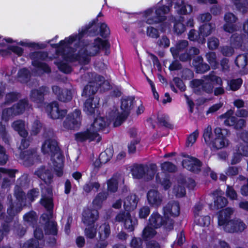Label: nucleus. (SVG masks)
<instances>
[{"label":"nucleus","instance_id":"1","mask_svg":"<svg viewBox=\"0 0 248 248\" xmlns=\"http://www.w3.org/2000/svg\"><path fill=\"white\" fill-rule=\"evenodd\" d=\"M58 56H62L68 62L78 61L86 64L90 61V57L101 54L108 56L110 54L109 47H57Z\"/></svg>","mask_w":248,"mask_h":248},{"label":"nucleus","instance_id":"2","mask_svg":"<svg viewBox=\"0 0 248 248\" xmlns=\"http://www.w3.org/2000/svg\"><path fill=\"white\" fill-rule=\"evenodd\" d=\"M209 81L220 86V87L214 89L215 95L218 96L224 93V90L221 87L223 83L222 80L219 77L216 75L214 72H211L208 75L204 76L202 79H193L190 82V84L194 93L197 94H202L203 92L210 94L213 92L214 86Z\"/></svg>","mask_w":248,"mask_h":248},{"label":"nucleus","instance_id":"3","mask_svg":"<svg viewBox=\"0 0 248 248\" xmlns=\"http://www.w3.org/2000/svg\"><path fill=\"white\" fill-rule=\"evenodd\" d=\"M233 213V210L231 208L220 211L218 216V225L227 232H241L246 229L247 225L239 218L230 219Z\"/></svg>","mask_w":248,"mask_h":248},{"label":"nucleus","instance_id":"4","mask_svg":"<svg viewBox=\"0 0 248 248\" xmlns=\"http://www.w3.org/2000/svg\"><path fill=\"white\" fill-rule=\"evenodd\" d=\"M41 151L44 154L51 156L54 170L59 176H62L63 156L57 141L53 138L46 139L42 144Z\"/></svg>","mask_w":248,"mask_h":248},{"label":"nucleus","instance_id":"5","mask_svg":"<svg viewBox=\"0 0 248 248\" xmlns=\"http://www.w3.org/2000/svg\"><path fill=\"white\" fill-rule=\"evenodd\" d=\"M109 124L108 117H98L95 119L93 124L86 131L79 132L75 135L76 140L78 142H83L86 140L95 141L99 142L101 137L97 133L98 131L103 130Z\"/></svg>","mask_w":248,"mask_h":248},{"label":"nucleus","instance_id":"6","mask_svg":"<svg viewBox=\"0 0 248 248\" xmlns=\"http://www.w3.org/2000/svg\"><path fill=\"white\" fill-rule=\"evenodd\" d=\"M157 170L155 164L149 165L143 164H134L131 169V172L134 178L136 179L143 178L146 181L152 180Z\"/></svg>","mask_w":248,"mask_h":248},{"label":"nucleus","instance_id":"7","mask_svg":"<svg viewBox=\"0 0 248 248\" xmlns=\"http://www.w3.org/2000/svg\"><path fill=\"white\" fill-rule=\"evenodd\" d=\"M170 11L168 6H157L155 8H151L145 12L146 22L149 24H156L166 19L165 15Z\"/></svg>","mask_w":248,"mask_h":248},{"label":"nucleus","instance_id":"8","mask_svg":"<svg viewBox=\"0 0 248 248\" xmlns=\"http://www.w3.org/2000/svg\"><path fill=\"white\" fill-rule=\"evenodd\" d=\"M47 57V53L42 51H36L30 54V58L33 60L32 64L35 68L32 72L36 73V75H41L42 73L38 72L39 70H42L46 73L51 72V68L47 64L39 62V60H44Z\"/></svg>","mask_w":248,"mask_h":248},{"label":"nucleus","instance_id":"9","mask_svg":"<svg viewBox=\"0 0 248 248\" xmlns=\"http://www.w3.org/2000/svg\"><path fill=\"white\" fill-rule=\"evenodd\" d=\"M102 84H108V81H105L103 77L95 75L94 80L89 82L84 87L82 95L91 96L96 93L99 87Z\"/></svg>","mask_w":248,"mask_h":248},{"label":"nucleus","instance_id":"10","mask_svg":"<svg viewBox=\"0 0 248 248\" xmlns=\"http://www.w3.org/2000/svg\"><path fill=\"white\" fill-rule=\"evenodd\" d=\"M100 34L103 39L100 37H96L93 39V46H110L111 44L106 38L109 35L110 31L107 25L105 23L100 24Z\"/></svg>","mask_w":248,"mask_h":248},{"label":"nucleus","instance_id":"11","mask_svg":"<svg viewBox=\"0 0 248 248\" xmlns=\"http://www.w3.org/2000/svg\"><path fill=\"white\" fill-rule=\"evenodd\" d=\"M80 111L76 109L73 113L68 115L63 123V127L67 129H76L79 127L80 123Z\"/></svg>","mask_w":248,"mask_h":248},{"label":"nucleus","instance_id":"12","mask_svg":"<svg viewBox=\"0 0 248 248\" xmlns=\"http://www.w3.org/2000/svg\"><path fill=\"white\" fill-rule=\"evenodd\" d=\"M41 204L46 209V213H44L41 217V219L45 223L51 222L53 217V203L52 199L50 197H43L41 201Z\"/></svg>","mask_w":248,"mask_h":248},{"label":"nucleus","instance_id":"13","mask_svg":"<svg viewBox=\"0 0 248 248\" xmlns=\"http://www.w3.org/2000/svg\"><path fill=\"white\" fill-rule=\"evenodd\" d=\"M184 156L186 158L182 162L184 168L194 173H198L201 171L202 163L198 159L188 155Z\"/></svg>","mask_w":248,"mask_h":248},{"label":"nucleus","instance_id":"14","mask_svg":"<svg viewBox=\"0 0 248 248\" xmlns=\"http://www.w3.org/2000/svg\"><path fill=\"white\" fill-rule=\"evenodd\" d=\"M46 110L53 119H62L67 114L66 109H61L57 102H53L47 105Z\"/></svg>","mask_w":248,"mask_h":248},{"label":"nucleus","instance_id":"15","mask_svg":"<svg viewBox=\"0 0 248 248\" xmlns=\"http://www.w3.org/2000/svg\"><path fill=\"white\" fill-rule=\"evenodd\" d=\"M49 93V88L47 86H43L38 89L31 90L30 93V98L33 102L42 103L44 101V96Z\"/></svg>","mask_w":248,"mask_h":248},{"label":"nucleus","instance_id":"16","mask_svg":"<svg viewBox=\"0 0 248 248\" xmlns=\"http://www.w3.org/2000/svg\"><path fill=\"white\" fill-rule=\"evenodd\" d=\"M52 91L57 96L58 99L62 102H66L72 98V93L70 90L62 89L58 86L54 85L52 86Z\"/></svg>","mask_w":248,"mask_h":248},{"label":"nucleus","instance_id":"17","mask_svg":"<svg viewBox=\"0 0 248 248\" xmlns=\"http://www.w3.org/2000/svg\"><path fill=\"white\" fill-rule=\"evenodd\" d=\"M98 21L97 18L94 19L92 22L89 24V27L85 30H82L80 32L78 35H72L68 37L65 38L63 40L60 41L59 43V46H67L71 45L74 42L78 40H80L82 35L86 33L87 30L89 29L96 22Z\"/></svg>","mask_w":248,"mask_h":248},{"label":"nucleus","instance_id":"18","mask_svg":"<svg viewBox=\"0 0 248 248\" xmlns=\"http://www.w3.org/2000/svg\"><path fill=\"white\" fill-rule=\"evenodd\" d=\"M99 213L96 209L87 208L82 213V221L86 225H92L98 219Z\"/></svg>","mask_w":248,"mask_h":248},{"label":"nucleus","instance_id":"19","mask_svg":"<svg viewBox=\"0 0 248 248\" xmlns=\"http://www.w3.org/2000/svg\"><path fill=\"white\" fill-rule=\"evenodd\" d=\"M107 117L109 119V123L111 120L115 118V120L113 123V126L114 127H117L121 125L128 116H126L125 114L123 113L120 114L118 112V109L114 108L112 110L108 112Z\"/></svg>","mask_w":248,"mask_h":248},{"label":"nucleus","instance_id":"20","mask_svg":"<svg viewBox=\"0 0 248 248\" xmlns=\"http://www.w3.org/2000/svg\"><path fill=\"white\" fill-rule=\"evenodd\" d=\"M37 156V150L30 149L21 153L20 158L23 161L25 165L29 166L33 163L34 159Z\"/></svg>","mask_w":248,"mask_h":248},{"label":"nucleus","instance_id":"21","mask_svg":"<svg viewBox=\"0 0 248 248\" xmlns=\"http://www.w3.org/2000/svg\"><path fill=\"white\" fill-rule=\"evenodd\" d=\"M139 201L138 196L135 194H130L124 200V207L126 211H131L135 210Z\"/></svg>","mask_w":248,"mask_h":248},{"label":"nucleus","instance_id":"22","mask_svg":"<svg viewBox=\"0 0 248 248\" xmlns=\"http://www.w3.org/2000/svg\"><path fill=\"white\" fill-rule=\"evenodd\" d=\"M147 200L150 204L155 207L159 206L162 202V197L155 189L149 190L147 195Z\"/></svg>","mask_w":248,"mask_h":248},{"label":"nucleus","instance_id":"23","mask_svg":"<svg viewBox=\"0 0 248 248\" xmlns=\"http://www.w3.org/2000/svg\"><path fill=\"white\" fill-rule=\"evenodd\" d=\"M180 205L178 202L171 201L163 207L165 215H170L172 216L177 217L180 214Z\"/></svg>","mask_w":248,"mask_h":248},{"label":"nucleus","instance_id":"24","mask_svg":"<svg viewBox=\"0 0 248 248\" xmlns=\"http://www.w3.org/2000/svg\"><path fill=\"white\" fill-rule=\"evenodd\" d=\"M35 174L47 185L51 184L52 182V174L48 169H46L44 166L39 168L35 172Z\"/></svg>","mask_w":248,"mask_h":248},{"label":"nucleus","instance_id":"25","mask_svg":"<svg viewBox=\"0 0 248 248\" xmlns=\"http://www.w3.org/2000/svg\"><path fill=\"white\" fill-rule=\"evenodd\" d=\"M170 51L174 58H179L181 61L189 60L188 57L187 47H171Z\"/></svg>","mask_w":248,"mask_h":248},{"label":"nucleus","instance_id":"26","mask_svg":"<svg viewBox=\"0 0 248 248\" xmlns=\"http://www.w3.org/2000/svg\"><path fill=\"white\" fill-rule=\"evenodd\" d=\"M164 223V219L163 217L158 213L154 212L150 217L148 224L155 229H157L161 227Z\"/></svg>","mask_w":248,"mask_h":248},{"label":"nucleus","instance_id":"27","mask_svg":"<svg viewBox=\"0 0 248 248\" xmlns=\"http://www.w3.org/2000/svg\"><path fill=\"white\" fill-rule=\"evenodd\" d=\"M12 128L22 138H26L28 136V132L25 128V121L18 120L12 124Z\"/></svg>","mask_w":248,"mask_h":248},{"label":"nucleus","instance_id":"28","mask_svg":"<svg viewBox=\"0 0 248 248\" xmlns=\"http://www.w3.org/2000/svg\"><path fill=\"white\" fill-rule=\"evenodd\" d=\"M134 98L132 97H127L123 98L121 100V109L122 113L128 116L130 113V110L133 108V102Z\"/></svg>","mask_w":248,"mask_h":248},{"label":"nucleus","instance_id":"29","mask_svg":"<svg viewBox=\"0 0 248 248\" xmlns=\"http://www.w3.org/2000/svg\"><path fill=\"white\" fill-rule=\"evenodd\" d=\"M93 97L87 99L84 103V110L88 115H93L97 110L98 103L94 101Z\"/></svg>","mask_w":248,"mask_h":248},{"label":"nucleus","instance_id":"30","mask_svg":"<svg viewBox=\"0 0 248 248\" xmlns=\"http://www.w3.org/2000/svg\"><path fill=\"white\" fill-rule=\"evenodd\" d=\"M174 8L179 14H187L192 12L191 5L186 4L183 0H177Z\"/></svg>","mask_w":248,"mask_h":248},{"label":"nucleus","instance_id":"31","mask_svg":"<svg viewBox=\"0 0 248 248\" xmlns=\"http://www.w3.org/2000/svg\"><path fill=\"white\" fill-rule=\"evenodd\" d=\"M10 200L9 207L7 209V214L12 217L16 216L22 209V202H18L16 204L12 201V196L10 195Z\"/></svg>","mask_w":248,"mask_h":248},{"label":"nucleus","instance_id":"32","mask_svg":"<svg viewBox=\"0 0 248 248\" xmlns=\"http://www.w3.org/2000/svg\"><path fill=\"white\" fill-rule=\"evenodd\" d=\"M15 113L17 115L22 114L27 109L30 107L28 100L23 99L20 100L17 103L13 105Z\"/></svg>","mask_w":248,"mask_h":248},{"label":"nucleus","instance_id":"33","mask_svg":"<svg viewBox=\"0 0 248 248\" xmlns=\"http://www.w3.org/2000/svg\"><path fill=\"white\" fill-rule=\"evenodd\" d=\"M13 52L18 56H21L23 50L21 47H0V56H7Z\"/></svg>","mask_w":248,"mask_h":248},{"label":"nucleus","instance_id":"34","mask_svg":"<svg viewBox=\"0 0 248 248\" xmlns=\"http://www.w3.org/2000/svg\"><path fill=\"white\" fill-rule=\"evenodd\" d=\"M120 175L116 173L107 181L108 190L109 192H116L118 188V179Z\"/></svg>","mask_w":248,"mask_h":248},{"label":"nucleus","instance_id":"35","mask_svg":"<svg viewBox=\"0 0 248 248\" xmlns=\"http://www.w3.org/2000/svg\"><path fill=\"white\" fill-rule=\"evenodd\" d=\"M154 228L148 224L142 231L141 237L143 240L147 241L154 238L157 234Z\"/></svg>","mask_w":248,"mask_h":248},{"label":"nucleus","instance_id":"36","mask_svg":"<svg viewBox=\"0 0 248 248\" xmlns=\"http://www.w3.org/2000/svg\"><path fill=\"white\" fill-rule=\"evenodd\" d=\"M246 41H247L246 37L244 35L234 34L230 39L231 45L234 46H242L243 45H247Z\"/></svg>","mask_w":248,"mask_h":248},{"label":"nucleus","instance_id":"37","mask_svg":"<svg viewBox=\"0 0 248 248\" xmlns=\"http://www.w3.org/2000/svg\"><path fill=\"white\" fill-rule=\"evenodd\" d=\"M21 97V94L17 92H10L6 94L5 101L0 106L3 107L6 105H9L14 102L16 101Z\"/></svg>","mask_w":248,"mask_h":248},{"label":"nucleus","instance_id":"38","mask_svg":"<svg viewBox=\"0 0 248 248\" xmlns=\"http://www.w3.org/2000/svg\"><path fill=\"white\" fill-rule=\"evenodd\" d=\"M31 77L30 70L26 68L20 69L18 72V80L21 83H27Z\"/></svg>","mask_w":248,"mask_h":248},{"label":"nucleus","instance_id":"39","mask_svg":"<svg viewBox=\"0 0 248 248\" xmlns=\"http://www.w3.org/2000/svg\"><path fill=\"white\" fill-rule=\"evenodd\" d=\"M108 193L106 192L99 193L93 201V205L96 208H100L104 201L108 198Z\"/></svg>","mask_w":248,"mask_h":248},{"label":"nucleus","instance_id":"40","mask_svg":"<svg viewBox=\"0 0 248 248\" xmlns=\"http://www.w3.org/2000/svg\"><path fill=\"white\" fill-rule=\"evenodd\" d=\"M210 144L214 148L218 150L228 146L229 140L225 137L216 138Z\"/></svg>","mask_w":248,"mask_h":248},{"label":"nucleus","instance_id":"41","mask_svg":"<svg viewBox=\"0 0 248 248\" xmlns=\"http://www.w3.org/2000/svg\"><path fill=\"white\" fill-rule=\"evenodd\" d=\"M110 234V227L108 224L105 223L99 229L100 239L106 240Z\"/></svg>","mask_w":248,"mask_h":248},{"label":"nucleus","instance_id":"42","mask_svg":"<svg viewBox=\"0 0 248 248\" xmlns=\"http://www.w3.org/2000/svg\"><path fill=\"white\" fill-rule=\"evenodd\" d=\"M233 114V111L232 109L228 111L224 115L221 116L222 117L226 118L224 124L227 126H234L237 121V118L232 116Z\"/></svg>","mask_w":248,"mask_h":248},{"label":"nucleus","instance_id":"43","mask_svg":"<svg viewBox=\"0 0 248 248\" xmlns=\"http://www.w3.org/2000/svg\"><path fill=\"white\" fill-rule=\"evenodd\" d=\"M215 27V25L212 23L204 24L200 26L199 31L202 37L204 38L205 36L210 34Z\"/></svg>","mask_w":248,"mask_h":248},{"label":"nucleus","instance_id":"44","mask_svg":"<svg viewBox=\"0 0 248 248\" xmlns=\"http://www.w3.org/2000/svg\"><path fill=\"white\" fill-rule=\"evenodd\" d=\"M44 229L46 234L53 235H56L57 234V224L54 221L46 223Z\"/></svg>","mask_w":248,"mask_h":248},{"label":"nucleus","instance_id":"45","mask_svg":"<svg viewBox=\"0 0 248 248\" xmlns=\"http://www.w3.org/2000/svg\"><path fill=\"white\" fill-rule=\"evenodd\" d=\"M16 115H17L15 113V109L13 106L12 107L6 108L2 110L1 118L2 120L8 121L10 118Z\"/></svg>","mask_w":248,"mask_h":248},{"label":"nucleus","instance_id":"46","mask_svg":"<svg viewBox=\"0 0 248 248\" xmlns=\"http://www.w3.org/2000/svg\"><path fill=\"white\" fill-rule=\"evenodd\" d=\"M188 39L190 41H197L201 44L205 42V38L202 37L200 31H197L194 30H191L189 31L188 33Z\"/></svg>","mask_w":248,"mask_h":248},{"label":"nucleus","instance_id":"47","mask_svg":"<svg viewBox=\"0 0 248 248\" xmlns=\"http://www.w3.org/2000/svg\"><path fill=\"white\" fill-rule=\"evenodd\" d=\"M113 151L111 148H107L104 152H102L100 155V159L102 163L105 164L109 161L113 156Z\"/></svg>","mask_w":248,"mask_h":248},{"label":"nucleus","instance_id":"48","mask_svg":"<svg viewBox=\"0 0 248 248\" xmlns=\"http://www.w3.org/2000/svg\"><path fill=\"white\" fill-rule=\"evenodd\" d=\"M205 57L213 69H216L218 67V62L217 61V56L215 52H209L206 53Z\"/></svg>","mask_w":248,"mask_h":248},{"label":"nucleus","instance_id":"49","mask_svg":"<svg viewBox=\"0 0 248 248\" xmlns=\"http://www.w3.org/2000/svg\"><path fill=\"white\" fill-rule=\"evenodd\" d=\"M236 65L240 68L243 69L248 62V53L246 55H240L235 61Z\"/></svg>","mask_w":248,"mask_h":248},{"label":"nucleus","instance_id":"50","mask_svg":"<svg viewBox=\"0 0 248 248\" xmlns=\"http://www.w3.org/2000/svg\"><path fill=\"white\" fill-rule=\"evenodd\" d=\"M195 222L201 226H208L210 222V217L208 216H196Z\"/></svg>","mask_w":248,"mask_h":248},{"label":"nucleus","instance_id":"51","mask_svg":"<svg viewBox=\"0 0 248 248\" xmlns=\"http://www.w3.org/2000/svg\"><path fill=\"white\" fill-rule=\"evenodd\" d=\"M130 215L129 211H126L125 210L121 211L113 219V222H124L126 219L129 217Z\"/></svg>","mask_w":248,"mask_h":248},{"label":"nucleus","instance_id":"52","mask_svg":"<svg viewBox=\"0 0 248 248\" xmlns=\"http://www.w3.org/2000/svg\"><path fill=\"white\" fill-rule=\"evenodd\" d=\"M0 135L6 144H10V137L6 131L5 125L3 124L1 122H0Z\"/></svg>","mask_w":248,"mask_h":248},{"label":"nucleus","instance_id":"53","mask_svg":"<svg viewBox=\"0 0 248 248\" xmlns=\"http://www.w3.org/2000/svg\"><path fill=\"white\" fill-rule=\"evenodd\" d=\"M234 4L238 9L243 13L247 11V6H248V0H232Z\"/></svg>","mask_w":248,"mask_h":248},{"label":"nucleus","instance_id":"54","mask_svg":"<svg viewBox=\"0 0 248 248\" xmlns=\"http://www.w3.org/2000/svg\"><path fill=\"white\" fill-rule=\"evenodd\" d=\"M43 127L42 124L38 120H35L32 125L31 130V135L33 136L37 135Z\"/></svg>","mask_w":248,"mask_h":248},{"label":"nucleus","instance_id":"55","mask_svg":"<svg viewBox=\"0 0 248 248\" xmlns=\"http://www.w3.org/2000/svg\"><path fill=\"white\" fill-rule=\"evenodd\" d=\"M24 219L25 221L29 223V224H33L36 222L37 217L34 212L31 211L24 215Z\"/></svg>","mask_w":248,"mask_h":248},{"label":"nucleus","instance_id":"56","mask_svg":"<svg viewBox=\"0 0 248 248\" xmlns=\"http://www.w3.org/2000/svg\"><path fill=\"white\" fill-rule=\"evenodd\" d=\"M14 195L16 197L18 202H23L25 197V194L23 191L22 188L18 185H16L14 190Z\"/></svg>","mask_w":248,"mask_h":248},{"label":"nucleus","instance_id":"57","mask_svg":"<svg viewBox=\"0 0 248 248\" xmlns=\"http://www.w3.org/2000/svg\"><path fill=\"white\" fill-rule=\"evenodd\" d=\"M100 184L98 182H90L85 184L83 187V190L87 193H90L92 189L95 188L97 190L100 187Z\"/></svg>","mask_w":248,"mask_h":248},{"label":"nucleus","instance_id":"58","mask_svg":"<svg viewBox=\"0 0 248 248\" xmlns=\"http://www.w3.org/2000/svg\"><path fill=\"white\" fill-rule=\"evenodd\" d=\"M203 137L207 144H210L212 142L213 134L212 127L210 125L208 126L207 128L204 129Z\"/></svg>","mask_w":248,"mask_h":248},{"label":"nucleus","instance_id":"59","mask_svg":"<svg viewBox=\"0 0 248 248\" xmlns=\"http://www.w3.org/2000/svg\"><path fill=\"white\" fill-rule=\"evenodd\" d=\"M228 201L226 198L221 196L217 197L214 201L215 206L218 209L222 208L227 204Z\"/></svg>","mask_w":248,"mask_h":248},{"label":"nucleus","instance_id":"60","mask_svg":"<svg viewBox=\"0 0 248 248\" xmlns=\"http://www.w3.org/2000/svg\"><path fill=\"white\" fill-rule=\"evenodd\" d=\"M161 168L163 171L170 172H174L177 169L176 166L170 162H165L162 163Z\"/></svg>","mask_w":248,"mask_h":248},{"label":"nucleus","instance_id":"61","mask_svg":"<svg viewBox=\"0 0 248 248\" xmlns=\"http://www.w3.org/2000/svg\"><path fill=\"white\" fill-rule=\"evenodd\" d=\"M173 193L176 197L181 198L185 195L186 190L184 186L178 184L174 186Z\"/></svg>","mask_w":248,"mask_h":248},{"label":"nucleus","instance_id":"62","mask_svg":"<svg viewBox=\"0 0 248 248\" xmlns=\"http://www.w3.org/2000/svg\"><path fill=\"white\" fill-rule=\"evenodd\" d=\"M137 224V220L136 219L132 220L131 215L129 217H127L124 222V227L129 230L133 231L134 230L135 226Z\"/></svg>","mask_w":248,"mask_h":248},{"label":"nucleus","instance_id":"63","mask_svg":"<svg viewBox=\"0 0 248 248\" xmlns=\"http://www.w3.org/2000/svg\"><path fill=\"white\" fill-rule=\"evenodd\" d=\"M8 160V155L5 148L0 145V165H5Z\"/></svg>","mask_w":248,"mask_h":248},{"label":"nucleus","instance_id":"64","mask_svg":"<svg viewBox=\"0 0 248 248\" xmlns=\"http://www.w3.org/2000/svg\"><path fill=\"white\" fill-rule=\"evenodd\" d=\"M237 148L238 154L248 156V143H241L237 146Z\"/></svg>","mask_w":248,"mask_h":248}]
</instances>
